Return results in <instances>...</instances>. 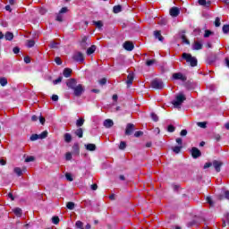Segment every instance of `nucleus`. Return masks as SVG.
<instances>
[{"label":"nucleus","instance_id":"obj_1","mask_svg":"<svg viewBox=\"0 0 229 229\" xmlns=\"http://www.w3.org/2000/svg\"><path fill=\"white\" fill-rule=\"evenodd\" d=\"M185 99H187L185 95L183 93H179L176 95L175 99L173 100L172 105H174V108H180Z\"/></svg>","mask_w":229,"mask_h":229},{"label":"nucleus","instance_id":"obj_2","mask_svg":"<svg viewBox=\"0 0 229 229\" xmlns=\"http://www.w3.org/2000/svg\"><path fill=\"white\" fill-rule=\"evenodd\" d=\"M182 58H184V60H186V62L190 64L191 67H196V65H198V59L192 56L191 54L183 53Z\"/></svg>","mask_w":229,"mask_h":229},{"label":"nucleus","instance_id":"obj_3","mask_svg":"<svg viewBox=\"0 0 229 229\" xmlns=\"http://www.w3.org/2000/svg\"><path fill=\"white\" fill-rule=\"evenodd\" d=\"M85 92V88L81 84H78L76 87L73 88V94L77 98H80L81 94Z\"/></svg>","mask_w":229,"mask_h":229},{"label":"nucleus","instance_id":"obj_4","mask_svg":"<svg viewBox=\"0 0 229 229\" xmlns=\"http://www.w3.org/2000/svg\"><path fill=\"white\" fill-rule=\"evenodd\" d=\"M152 89H157L158 90H162L164 89V82L158 79H155L151 82Z\"/></svg>","mask_w":229,"mask_h":229},{"label":"nucleus","instance_id":"obj_5","mask_svg":"<svg viewBox=\"0 0 229 229\" xmlns=\"http://www.w3.org/2000/svg\"><path fill=\"white\" fill-rule=\"evenodd\" d=\"M172 80H180V81H187V76L182 72H175L172 75Z\"/></svg>","mask_w":229,"mask_h":229},{"label":"nucleus","instance_id":"obj_6","mask_svg":"<svg viewBox=\"0 0 229 229\" xmlns=\"http://www.w3.org/2000/svg\"><path fill=\"white\" fill-rule=\"evenodd\" d=\"M135 130V125L133 123H128L125 129V135H131Z\"/></svg>","mask_w":229,"mask_h":229},{"label":"nucleus","instance_id":"obj_7","mask_svg":"<svg viewBox=\"0 0 229 229\" xmlns=\"http://www.w3.org/2000/svg\"><path fill=\"white\" fill-rule=\"evenodd\" d=\"M191 157L193 158H198V157H201V151H199V149H198V148L193 147L191 148Z\"/></svg>","mask_w":229,"mask_h":229},{"label":"nucleus","instance_id":"obj_8","mask_svg":"<svg viewBox=\"0 0 229 229\" xmlns=\"http://www.w3.org/2000/svg\"><path fill=\"white\" fill-rule=\"evenodd\" d=\"M73 60H75V62H83L85 58L83 57V54L76 52L75 55H73Z\"/></svg>","mask_w":229,"mask_h":229},{"label":"nucleus","instance_id":"obj_9","mask_svg":"<svg viewBox=\"0 0 229 229\" xmlns=\"http://www.w3.org/2000/svg\"><path fill=\"white\" fill-rule=\"evenodd\" d=\"M170 15H171V17H178L180 15V8L172 7L170 9Z\"/></svg>","mask_w":229,"mask_h":229},{"label":"nucleus","instance_id":"obj_10","mask_svg":"<svg viewBox=\"0 0 229 229\" xmlns=\"http://www.w3.org/2000/svg\"><path fill=\"white\" fill-rule=\"evenodd\" d=\"M223 165V162L215 160L213 161V167L216 169V173L221 172V166Z\"/></svg>","mask_w":229,"mask_h":229},{"label":"nucleus","instance_id":"obj_11","mask_svg":"<svg viewBox=\"0 0 229 229\" xmlns=\"http://www.w3.org/2000/svg\"><path fill=\"white\" fill-rule=\"evenodd\" d=\"M193 51H199V49H203V43L199 41H195L192 45Z\"/></svg>","mask_w":229,"mask_h":229},{"label":"nucleus","instance_id":"obj_12","mask_svg":"<svg viewBox=\"0 0 229 229\" xmlns=\"http://www.w3.org/2000/svg\"><path fill=\"white\" fill-rule=\"evenodd\" d=\"M133 80H135V76L133 75V73H129L126 81V84L128 87L132 85Z\"/></svg>","mask_w":229,"mask_h":229},{"label":"nucleus","instance_id":"obj_13","mask_svg":"<svg viewBox=\"0 0 229 229\" xmlns=\"http://www.w3.org/2000/svg\"><path fill=\"white\" fill-rule=\"evenodd\" d=\"M123 48H125L126 51H133V43L126 41L123 43Z\"/></svg>","mask_w":229,"mask_h":229},{"label":"nucleus","instance_id":"obj_14","mask_svg":"<svg viewBox=\"0 0 229 229\" xmlns=\"http://www.w3.org/2000/svg\"><path fill=\"white\" fill-rule=\"evenodd\" d=\"M76 80L75 79H72L67 82V87H69V89H72V90L74 89V88H76L78 85H76Z\"/></svg>","mask_w":229,"mask_h":229},{"label":"nucleus","instance_id":"obj_15","mask_svg":"<svg viewBox=\"0 0 229 229\" xmlns=\"http://www.w3.org/2000/svg\"><path fill=\"white\" fill-rule=\"evenodd\" d=\"M90 44V41H89V38L87 37H83L82 40L81 42V47H87Z\"/></svg>","mask_w":229,"mask_h":229},{"label":"nucleus","instance_id":"obj_16","mask_svg":"<svg viewBox=\"0 0 229 229\" xmlns=\"http://www.w3.org/2000/svg\"><path fill=\"white\" fill-rule=\"evenodd\" d=\"M104 126H105V128H112V126H114V121H112L110 119L105 120Z\"/></svg>","mask_w":229,"mask_h":229},{"label":"nucleus","instance_id":"obj_17","mask_svg":"<svg viewBox=\"0 0 229 229\" xmlns=\"http://www.w3.org/2000/svg\"><path fill=\"white\" fill-rule=\"evenodd\" d=\"M154 36H155V38H157L159 40V42H164V37H162V34L160 33V31L158 30L154 31Z\"/></svg>","mask_w":229,"mask_h":229},{"label":"nucleus","instance_id":"obj_18","mask_svg":"<svg viewBox=\"0 0 229 229\" xmlns=\"http://www.w3.org/2000/svg\"><path fill=\"white\" fill-rule=\"evenodd\" d=\"M85 148L88 151H96V144L89 143L85 145Z\"/></svg>","mask_w":229,"mask_h":229},{"label":"nucleus","instance_id":"obj_19","mask_svg":"<svg viewBox=\"0 0 229 229\" xmlns=\"http://www.w3.org/2000/svg\"><path fill=\"white\" fill-rule=\"evenodd\" d=\"M13 212H14L15 216H17V217H21V216H22V209H21V208H16L13 210Z\"/></svg>","mask_w":229,"mask_h":229},{"label":"nucleus","instance_id":"obj_20","mask_svg":"<svg viewBox=\"0 0 229 229\" xmlns=\"http://www.w3.org/2000/svg\"><path fill=\"white\" fill-rule=\"evenodd\" d=\"M75 135H77V137H79V139L83 138V129L79 128L75 131Z\"/></svg>","mask_w":229,"mask_h":229},{"label":"nucleus","instance_id":"obj_21","mask_svg":"<svg viewBox=\"0 0 229 229\" xmlns=\"http://www.w3.org/2000/svg\"><path fill=\"white\" fill-rule=\"evenodd\" d=\"M71 72H72V70H71L69 68H65L64 70V78H69L71 76Z\"/></svg>","mask_w":229,"mask_h":229},{"label":"nucleus","instance_id":"obj_22","mask_svg":"<svg viewBox=\"0 0 229 229\" xmlns=\"http://www.w3.org/2000/svg\"><path fill=\"white\" fill-rule=\"evenodd\" d=\"M5 40H13V33L6 32L4 35Z\"/></svg>","mask_w":229,"mask_h":229},{"label":"nucleus","instance_id":"obj_23","mask_svg":"<svg viewBox=\"0 0 229 229\" xmlns=\"http://www.w3.org/2000/svg\"><path fill=\"white\" fill-rule=\"evenodd\" d=\"M82 124H85V119L83 118H79L77 121H76V126L78 128L81 127Z\"/></svg>","mask_w":229,"mask_h":229},{"label":"nucleus","instance_id":"obj_24","mask_svg":"<svg viewBox=\"0 0 229 229\" xmlns=\"http://www.w3.org/2000/svg\"><path fill=\"white\" fill-rule=\"evenodd\" d=\"M199 4H200V6H210V1L199 0Z\"/></svg>","mask_w":229,"mask_h":229},{"label":"nucleus","instance_id":"obj_25","mask_svg":"<svg viewBox=\"0 0 229 229\" xmlns=\"http://www.w3.org/2000/svg\"><path fill=\"white\" fill-rule=\"evenodd\" d=\"M96 51V46L92 45L87 50V55H92Z\"/></svg>","mask_w":229,"mask_h":229},{"label":"nucleus","instance_id":"obj_26","mask_svg":"<svg viewBox=\"0 0 229 229\" xmlns=\"http://www.w3.org/2000/svg\"><path fill=\"white\" fill-rule=\"evenodd\" d=\"M71 140H72V136H71L70 133H65L64 134V141L69 143V142H71Z\"/></svg>","mask_w":229,"mask_h":229},{"label":"nucleus","instance_id":"obj_27","mask_svg":"<svg viewBox=\"0 0 229 229\" xmlns=\"http://www.w3.org/2000/svg\"><path fill=\"white\" fill-rule=\"evenodd\" d=\"M0 85L2 87H6V85H8V80H6V78H1L0 79Z\"/></svg>","mask_w":229,"mask_h":229},{"label":"nucleus","instance_id":"obj_28","mask_svg":"<svg viewBox=\"0 0 229 229\" xmlns=\"http://www.w3.org/2000/svg\"><path fill=\"white\" fill-rule=\"evenodd\" d=\"M155 64H157V60H155V59L148 60V61L146 62V65H147L148 67H151V65H155Z\"/></svg>","mask_w":229,"mask_h":229},{"label":"nucleus","instance_id":"obj_29","mask_svg":"<svg viewBox=\"0 0 229 229\" xmlns=\"http://www.w3.org/2000/svg\"><path fill=\"white\" fill-rule=\"evenodd\" d=\"M121 10H123V7H121V5H116V6H114L113 8L114 13H119Z\"/></svg>","mask_w":229,"mask_h":229},{"label":"nucleus","instance_id":"obj_30","mask_svg":"<svg viewBox=\"0 0 229 229\" xmlns=\"http://www.w3.org/2000/svg\"><path fill=\"white\" fill-rule=\"evenodd\" d=\"M93 23L97 28H98V30H101V28H103V21H93Z\"/></svg>","mask_w":229,"mask_h":229},{"label":"nucleus","instance_id":"obj_31","mask_svg":"<svg viewBox=\"0 0 229 229\" xmlns=\"http://www.w3.org/2000/svg\"><path fill=\"white\" fill-rule=\"evenodd\" d=\"M26 46L27 47H33V46H35V40L33 39L27 40Z\"/></svg>","mask_w":229,"mask_h":229},{"label":"nucleus","instance_id":"obj_32","mask_svg":"<svg viewBox=\"0 0 229 229\" xmlns=\"http://www.w3.org/2000/svg\"><path fill=\"white\" fill-rule=\"evenodd\" d=\"M14 173L17 174V176H22V170L20 167H15Z\"/></svg>","mask_w":229,"mask_h":229},{"label":"nucleus","instance_id":"obj_33","mask_svg":"<svg viewBox=\"0 0 229 229\" xmlns=\"http://www.w3.org/2000/svg\"><path fill=\"white\" fill-rule=\"evenodd\" d=\"M66 207H67L68 210H74V207H75L74 202H68L66 204Z\"/></svg>","mask_w":229,"mask_h":229},{"label":"nucleus","instance_id":"obj_34","mask_svg":"<svg viewBox=\"0 0 229 229\" xmlns=\"http://www.w3.org/2000/svg\"><path fill=\"white\" fill-rule=\"evenodd\" d=\"M65 178L68 182H72L74 180V178H72V174H71L70 173L65 174Z\"/></svg>","mask_w":229,"mask_h":229},{"label":"nucleus","instance_id":"obj_35","mask_svg":"<svg viewBox=\"0 0 229 229\" xmlns=\"http://www.w3.org/2000/svg\"><path fill=\"white\" fill-rule=\"evenodd\" d=\"M197 126H199V128H207V123L206 122H199L197 123Z\"/></svg>","mask_w":229,"mask_h":229},{"label":"nucleus","instance_id":"obj_36","mask_svg":"<svg viewBox=\"0 0 229 229\" xmlns=\"http://www.w3.org/2000/svg\"><path fill=\"white\" fill-rule=\"evenodd\" d=\"M173 151H174V153L178 154V153H180V151H182V147L175 146V147L173 148Z\"/></svg>","mask_w":229,"mask_h":229},{"label":"nucleus","instance_id":"obj_37","mask_svg":"<svg viewBox=\"0 0 229 229\" xmlns=\"http://www.w3.org/2000/svg\"><path fill=\"white\" fill-rule=\"evenodd\" d=\"M39 139H46L47 137V131H44L43 132H41L40 134H38Z\"/></svg>","mask_w":229,"mask_h":229},{"label":"nucleus","instance_id":"obj_38","mask_svg":"<svg viewBox=\"0 0 229 229\" xmlns=\"http://www.w3.org/2000/svg\"><path fill=\"white\" fill-rule=\"evenodd\" d=\"M215 26L216 28H219V26H221V19H219V17H216L215 20Z\"/></svg>","mask_w":229,"mask_h":229},{"label":"nucleus","instance_id":"obj_39","mask_svg":"<svg viewBox=\"0 0 229 229\" xmlns=\"http://www.w3.org/2000/svg\"><path fill=\"white\" fill-rule=\"evenodd\" d=\"M38 139H40V137L38 136V134H32L30 136V140L35 141V140H38Z\"/></svg>","mask_w":229,"mask_h":229},{"label":"nucleus","instance_id":"obj_40","mask_svg":"<svg viewBox=\"0 0 229 229\" xmlns=\"http://www.w3.org/2000/svg\"><path fill=\"white\" fill-rule=\"evenodd\" d=\"M75 226H76V228L83 229V222H81V221H77V222L75 223Z\"/></svg>","mask_w":229,"mask_h":229},{"label":"nucleus","instance_id":"obj_41","mask_svg":"<svg viewBox=\"0 0 229 229\" xmlns=\"http://www.w3.org/2000/svg\"><path fill=\"white\" fill-rule=\"evenodd\" d=\"M52 223H53L54 225H58V224L60 223V218H58V216H54V217L52 218Z\"/></svg>","mask_w":229,"mask_h":229},{"label":"nucleus","instance_id":"obj_42","mask_svg":"<svg viewBox=\"0 0 229 229\" xmlns=\"http://www.w3.org/2000/svg\"><path fill=\"white\" fill-rule=\"evenodd\" d=\"M206 201H207V203H208L210 205V207H214V201H212L211 197H207Z\"/></svg>","mask_w":229,"mask_h":229},{"label":"nucleus","instance_id":"obj_43","mask_svg":"<svg viewBox=\"0 0 229 229\" xmlns=\"http://www.w3.org/2000/svg\"><path fill=\"white\" fill-rule=\"evenodd\" d=\"M65 160H72V154L71 152L65 154Z\"/></svg>","mask_w":229,"mask_h":229},{"label":"nucleus","instance_id":"obj_44","mask_svg":"<svg viewBox=\"0 0 229 229\" xmlns=\"http://www.w3.org/2000/svg\"><path fill=\"white\" fill-rule=\"evenodd\" d=\"M151 119L157 123L158 121V115H157L155 113H151Z\"/></svg>","mask_w":229,"mask_h":229},{"label":"nucleus","instance_id":"obj_45","mask_svg":"<svg viewBox=\"0 0 229 229\" xmlns=\"http://www.w3.org/2000/svg\"><path fill=\"white\" fill-rule=\"evenodd\" d=\"M50 47L52 48V49H56V47H58V43L57 42H51L50 43Z\"/></svg>","mask_w":229,"mask_h":229},{"label":"nucleus","instance_id":"obj_46","mask_svg":"<svg viewBox=\"0 0 229 229\" xmlns=\"http://www.w3.org/2000/svg\"><path fill=\"white\" fill-rule=\"evenodd\" d=\"M56 21L62 22L64 21V15H62V13H59V14H57L56 16Z\"/></svg>","mask_w":229,"mask_h":229},{"label":"nucleus","instance_id":"obj_47","mask_svg":"<svg viewBox=\"0 0 229 229\" xmlns=\"http://www.w3.org/2000/svg\"><path fill=\"white\" fill-rule=\"evenodd\" d=\"M119 149H126V142H120Z\"/></svg>","mask_w":229,"mask_h":229},{"label":"nucleus","instance_id":"obj_48","mask_svg":"<svg viewBox=\"0 0 229 229\" xmlns=\"http://www.w3.org/2000/svg\"><path fill=\"white\" fill-rule=\"evenodd\" d=\"M212 35V31L210 30H205L204 38H208Z\"/></svg>","mask_w":229,"mask_h":229},{"label":"nucleus","instance_id":"obj_49","mask_svg":"<svg viewBox=\"0 0 229 229\" xmlns=\"http://www.w3.org/2000/svg\"><path fill=\"white\" fill-rule=\"evenodd\" d=\"M223 33H229V25L223 26Z\"/></svg>","mask_w":229,"mask_h":229},{"label":"nucleus","instance_id":"obj_50","mask_svg":"<svg viewBox=\"0 0 229 229\" xmlns=\"http://www.w3.org/2000/svg\"><path fill=\"white\" fill-rule=\"evenodd\" d=\"M54 85H58V83H62V77L53 81Z\"/></svg>","mask_w":229,"mask_h":229},{"label":"nucleus","instance_id":"obj_51","mask_svg":"<svg viewBox=\"0 0 229 229\" xmlns=\"http://www.w3.org/2000/svg\"><path fill=\"white\" fill-rule=\"evenodd\" d=\"M13 52L14 53V55H19V53H21V48H19V47H16L13 49Z\"/></svg>","mask_w":229,"mask_h":229},{"label":"nucleus","instance_id":"obj_52","mask_svg":"<svg viewBox=\"0 0 229 229\" xmlns=\"http://www.w3.org/2000/svg\"><path fill=\"white\" fill-rule=\"evenodd\" d=\"M182 44H190L189 39L185 36H182Z\"/></svg>","mask_w":229,"mask_h":229},{"label":"nucleus","instance_id":"obj_53","mask_svg":"<svg viewBox=\"0 0 229 229\" xmlns=\"http://www.w3.org/2000/svg\"><path fill=\"white\" fill-rule=\"evenodd\" d=\"M175 128L173 125H169L167 128V131H169L170 133H173V131H174Z\"/></svg>","mask_w":229,"mask_h":229},{"label":"nucleus","instance_id":"obj_54","mask_svg":"<svg viewBox=\"0 0 229 229\" xmlns=\"http://www.w3.org/2000/svg\"><path fill=\"white\" fill-rule=\"evenodd\" d=\"M34 160H35V157L33 156H30L25 158V162H33Z\"/></svg>","mask_w":229,"mask_h":229},{"label":"nucleus","instance_id":"obj_55","mask_svg":"<svg viewBox=\"0 0 229 229\" xmlns=\"http://www.w3.org/2000/svg\"><path fill=\"white\" fill-rule=\"evenodd\" d=\"M55 62L57 65H62V59L60 57H55Z\"/></svg>","mask_w":229,"mask_h":229},{"label":"nucleus","instance_id":"obj_56","mask_svg":"<svg viewBox=\"0 0 229 229\" xmlns=\"http://www.w3.org/2000/svg\"><path fill=\"white\" fill-rule=\"evenodd\" d=\"M142 134H143V132H142V131H136V132L134 133V137L139 138V137H140Z\"/></svg>","mask_w":229,"mask_h":229},{"label":"nucleus","instance_id":"obj_57","mask_svg":"<svg viewBox=\"0 0 229 229\" xmlns=\"http://www.w3.org/2000/svg\"><path fill=\"white\" fill-rule=\"evenodd\" d=\"M212 165H213V163H206L204 165V169H208V167H212Z\"/></svg>","mask_w":229,"mask_h":229},{"label":"nucleus","instance_id":"obj_58","mask_svg":"<svg viewBox=\"0 0 229 229\" xmlns=\"http://www.w3.org/2000/svg\"><path fill=\"white\" fill-rule=\"evenodd\" d=\"M24 62H25V64H30L31 59L30 58V56H25L24 57Z\"/></svg>","mask_w":229,"mask_h":229},{"label":"nucleus","instance_id":"obj_59","mask_svg":"<svg viewBox=\"0 0 229 229\" xmlns=\"http://www.w3.org/2000/svg\"><path fill=\"white\" fill-rule=\"evenodd\" d=\"M59 13H67V7H63L61 10H60V12H59Z\"/></svg>","mask_w":229,"mask_h":229},{"label":"nucleus","instance_id":"obj_60","mask_svg":"<svg viewBox=\"0 0 229 229\" xmlns=\"http://www.w3.org/2000/svg\"><path fill=\"white\" fill-rule=\"evenodd\" d=\"M39 123L44 124L46 123V118H44V116H39Z\"/></svg>","mask_w":229,"mask_h":229},{"label":"nucleus","instance_id":"obj_61","mask_svg":"<svg viewBox=\"0 0 229 229\" xmlns=\"http://www.w3.org/2000/svg\"><path fill=\"white\" fill-rule=\"evenodd\" d=\"M99 84L100 85H106V79H101L100 81H99Z\"/></svg>","mask_w":229,"mask_h":229},{"label":"nucleus","instance_id":"obj_62","mask_svg":"<svg viewBox=\"0 0 229 229\" xmlns=\"http://www.w3.org/2000/svg\"><path fill=\"white\" fill-rule=\"evenodd\" d=\"M187 135V130L181 131V136L185 137Z\"/></svg>","mask_w":229,"mask_h":229},{"label":"nucleus","instance_id":"obj_63","mask_svg":"<svg viewBox=\"0 0 229 229\" xmlns=\"http://www.w3.org/2000/svg\"><path fill=\"white\" fill-rule=\"evenodd\" d=\"M52 101H58V95H53Z\"/></svg>","mask_w":229,"mask_h":229},{"label":"nucleus","instance_id":"obj_64","mask_svg":"<svg viewBox=\"0 0 229 229\" xmlns=\"http://www.w3.org/2000/svg\"><path fill=\"white\" fill-rule=\"evenodd\" d=\"M225 197L226 198V199H229V191H226L225 192Z\"/></svg>","mask_w":229,"mask_h":229}]
</instances>
